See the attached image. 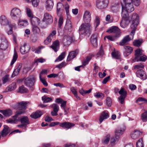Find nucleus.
I'll return each instance as SVG.
<instances>
[{
    "instance_id": "obj_24",
    "label": "nucleus",
    "mask_w": 147,
    "mask_h": 147,
    "mask_svg": "<svg viewBox=\"0 0 147 147\" xmlns=\"http://www.w3.org/2000/svg\"><path fill=\"white\" fill-rule=\"evenodd\" d=\"M107 32L118 34L120 33V29L117 26H113L111 27L110 29L107 30Z\"/></svg>"
},
{
    "instance_id": "obj_7",
    "label": "nucleus",
    "mask_w": 147,
    "mask_h": 147,
    "mask_svg": "<svg viewBox=\"0 0 147 147\" xmlns=\"http://www.w3.org/2000/svg\"><path fill=\"white\" fill-rule=\"evenodd\" d=\"M120 96L118 98L119 101L121 104H123L127 94V92L123 88H121L119 91Z\"/></svg>"
},
{
    "instance_id": "obj_53",
    "label": "nucleus",
    "mask_w": 147,
    "mask_h": 147,
    "mask_svg": "<svg viewBox=\"0 0 147 147\" xmlns=\"http://www.w3.org/2000/svg\"><path fill=\"white\" fill-rule=\"evenodd\" d=\"M19 92L22 93H26L28 92V89L23 86L19 87Z\"/></svg>"
},
{
    "instance_id": "obj_8",
    "label": "nucleus",
    "mask_w": 147,
    "mask_h": 147,
    "mask_svg": "<svg viewBox=\"0 0 147 147\" xmlns=\"http://www.w3.org/2000/svg\"><path fill=\"white\" fill-rule=\"evenodd\" d=\"M8 43L6 38L4 36L0 37V49L5 50L8 47Z\"/></svg>"
},
{
    "instance_id": "obj_12",
    "label": "nucleus",
    "mask_w": 147,
    "mask_h": 147,
    "mask_svg": "<svg viewBox=\"0 0 147 147\" xmlns=\"http://www.w3.org/2000/svg\"><path fill=\"white\" fill-rule=\"evenodd\" d=\"M56 34V32L55 30H53L51 33L46 39L44 40V44L45 45H48L51 41L53 37Z\"/></svg>"
},
{
    "instance_id": "obj_36",
    "label": "nucleus",
    "mask_w": 147,
    "mask_h": 147,
    "mask_svg": "<svg viewBox=\"0 0 147 147\" xmlns=\"http://www.w3.org/2000/svg\"><path fill=\"white\" fill-rule=\"evenodd\" d=\"M129 22L130 20H121L120 26L123 28H125L128 26Z\"/></svg>"
},
{
    "instance_id": "obj_49",
    "label": "nucleus",
    "mask_w": 147,
    "mask_h": 147,
    "mask_svg": "<svg viewBox=\"0 0 147 147\" xmlns=\"http://www.w3.org/2000/svg\"><path fill=\"white\" fill-rule=\"evenodd\" d=\"M37 26V25L32 26V31L34 34L38 33L40 31L39 28Z\"/></svg>"
},
{
    "instance_id": "obj_34",
    "label": "nucleus",
    "mask_w": 147,
    "mask_h": 147,
    "mask_svg": "<svg viewBox=\"0 0 147 147\" xmlns=\"http://www.w3.org/2000/svg\"><path fill=\"white\" fill-rule=\"evenodd\" d=\"M142 133L139 131H135L131 135L132 138L136 139L139 137L141 134Z\"/></svg>"
},
{
    "instance_id": "obj_48",
    "label": "nucleus",
    "mask_w": 147,
    "mask_h": 147,
    "mask_svg": "<svg viewBox=\"0 0 147 147\" xmlns=\"http://www.w3.org/2000/svg\"><path fill=\"white\" fill-rule=\"evenodd\" d=\"M142 42V40L141 39L135 40L133 42L134 46L139 47L141 45Z\"/></svg>"
},
{
    "instance_id": "obj_22",
    "label": "nucleus",
    "mask_w": 147,
    "mask_h": 147,
    "mask_svg": "<svg viewBox=\"0 0 147 147\" xmlns=\"http://www.w3.org/2000/svg\"><path fill=\"white\" fill-rule=\"evenodd\" d=\"M125 131V127H119L117 128L115 131V136L119 137V136L122 135Z\"/></svg>"
},
{
    "instance_id": "obj_14",
    "label": "nucleus",
    "mask_w": 147,
    "mask_h": 147,
    "mask_svg": "<svg viewBox=\"0 0 147 147\" xmlns=\"http://www.w3.org/2000/svg\"><path fill=\"white\" fill-rule=\"evenodd\" d=\"M30 49V46L26 44H24L20 48V51L22 54L24 55L28 52Z\"/></svg>"
},
{
    "instance_id": "obj_10",
    "label": "nucleus",
    "mask_w": 147,
    "mask_h": 147,
    "mask_svg": "<svg viewBox=\"0 0 147 147\" xmlns=\"http://www.w3.org/2000/svg\"><path fill=\"white\" fill-rule=\"evenodd\" d=\"M35 78L33 76H30L24 80V84L28 87L32 86L34 84Z\"/></svg>"
},
{
    "instance_id": "obj_32",
    "label": "nucleus",
    "mask_w": 147,
    "mask_h": 147,
    "mask_svg": "<svg viewBox=\"0 0 147 147\" xmlns=\"http://www.w3.org/2000/svg\"><path fill=\"white\" fill-rule=\"evenodd\" d=\"M57 15L58 16H60L61 13V11L63 10V4L60 2H59L57 5Z\"/></svg>"
},
{
    "instance_id": "obj_60",
    "label": "nucleus",
    "mask_w": 147,
    "mask_h": 147,
    "mask_svg": "<svg viewBox=\"0 0 147 147\" xmlns=\"http://www.w3.org/2000/svg\"><path fill=\"white\" fill-rule=\"evenodd\" d=\"M94 96L98 98H103L104 97V95L101 92L96 93L94 95Z\"/></svg>"
},
{
    "instance_id": "obj_6",
    "label": "nucleus",
    "mask_w": 147,
    "mask_h": 147,
    "mask_svg": "<svg viewBox=\"0 0 147 147\" xmlns=\"http://www.w3.org/2000/svg\"><path fill=\"white\" fill-rule=\"evenodd\" d=\"M109 3V0H97L96 6L98 9H104L107 7Z\"/></svg>"
},
{
    "instance_id": "obj_29",
    "label": "nucleus",
    "mask_w": 147,
    "mask_h": 147,
    "mask_svg": "<svg viewBox=\"0 0 147 147\" xmlns=\"http://www.w3.org/2000/svg\"><path fill=\"white\" fill-rule=\"evenodd\" d=\"M10 131L9 127L6 125H4V128L1 133L2 136L3 137L6 136Z\"/></svg>"
},
{
    "instance_id": "obj_55",
    "label": "nucleus",
    "mask_w": 147,
    "mask_h": 147,
    "mask_svg": "<svg viewBox=\"0 0 147 147\" xmlns=\"http://www.w3.org/2000/svg\"><path fill=\"white\" fill-rule=\"evenodd\" d=\"M120 6L119 5H117L112 6L111 7V9L114 12H115L117 11L120 8Z\"/></svg>"
},
{
    "instance_id": "obj_47",
    "label": "nucleus",
    "mask_w": 147,
    "mask_h": 147,
    "mask_svg": "<svg viewBox=\"0 0 147 147\" xmlns=\"http://www.w3.org/2000/svg\"><path fill=\"white\" fill-rule=\"evenodd\" d=\"M141 119L144 122H146L147 121V111L142 114Z\"/></svg>"
},
{
    "instance_id": "obj_4",
    "label": "nucleus",
    "mask_w": 147,
    "mask_h": 147,
    "mask_svg": "<svg viewBox=\"0 0 147 147\" xmlns=\"http://www.w3.org/2000/svg\"><path fill=\"white\" fill-rule=\"evenodd\" d=\"M90 26V23H83L79 28V33L86 35L89 33Z\"/></svg>"
},
{
    "instance_id": "obj_40",
    "label": "nucleus",
    "mask_w": 147,
    "mask_h": 147,
    "mask_svg": "<svg viewBox=\"0 0 147 147\" xmlns=\"http://www.w3.org/2000/svg\"><path fill=\"white\" fill-rule=\"evenodd\" d=\"M13 119H9L6 120L7 123H16L18 122L19 121V119H17V117H13Z\"/></svg>"
},
{
    "instance_id": "obj_44",
    "label": "nucleus",
    "mask_w": 147,
    "mask_h": 147,
    "mask_svg": "<svg viewBox=\"0 0 147 147\" xmlns=\"http://www.w3.org/2000/svg\"><path fill=\"white\" fill-rule=\"evenodd\" d=\"M42 100L44 103H47L52 101V99L51 97H49L47 96H44L42 97Z\"/></svg>"
},
{
    "instance_id": "obj_46",
    "label": "nucleus",
    "mask_w": 147,
    "mask_h": 147,
    "mask_svg": "<svg viewBox=\"0 0 147 147\" xmlns=\"http://www.w3.org/2000/svg\"><path fill=\"white\" fill-rule=\"evenodd\" d=\"M17 21L18 25H21L23 27H25L28 25V22L26 20H20L19 21Z\"/></svg>"
},
{
    "instance_id": "obj_58",
    "label": "nucleus",
    "mask_w": 147,
    "mask_h": 147,
    "mask_svg": "<svg viewBox=\"0 0 147 147\" xmlns=\"http://www.w3.org/2000/svg\"><path fill=\"white\" fill-rule=\"evenodd\" d=\"M104 51L101 46L100 48V50L97 53L96 55L97 56V57H99L100 56H102L104 54Z\"/></svg>"
},
{
    "instance_id": "obj_52",
    "label": "nucleus",
    "mask_w": 147,
    "mask_h": 147,
    "mask_svg": "<svg viewBox=\"0 0 147 147\" xmlns=\"http://www.w3.org/2000/svg\"><path fill=\"white\" fill-rule=\"evenodd\" d=\"M9 26L10 28V30L7 32V34L8 35H10L13 33L12 29L13 28H15L16 26L15 24H9Z\"/></svg>"
},
{
    "instance_id": "obj_64",
    "label": "nucleus",
    "mask_w": 147,
    "mask_h": 147,
    "mask_svg": "<svg viewBox=\"0 0 147 147\" xmlns=\"http://www.w3.org/2000/svg\"><path fill=\"white\" fill-rule=\"evenodd\" d=\"M9 75H7L3 77L2 80L3 83H5L9 80Z\"/></svg>"
},
{
    "instance_id": "obj_2",
    "label": "nucleus",
    "mask_w": 147,
    "mask_h": 147,
    "mask_svg": "<svg viewBox=\"0 0 147 147\" xmlns=\"http://www.w3.org/2000/svg\"><path fill=\"white\" fill-rule=\"evenodd\" d=\"M10 15L12 19L16 21H19L21 17V11L17 8H14L11 10Z\"/></svg>"
},
{
    "instance_id": "obj_23",
    "label": "nucleus",
    "mask_w": 147,
    "mask_h": 147,
    "mask_svg": "<svg viewBox=\"0 0 147 147\" xmlns=\"http://www.w3.org/2000/svg\"><path fill=\"white\" fill-rule=\"evenodd\" d=\"M51 48L55 52H57L59 49V41L56 40L54 42L51 46Z\"/></svg>"
},
{
    "instance_id": "obj_38",
    "label": "nucleus",
    "mask_w": 147,
    "mask_h": 147,
    "mask_svg": "<svg viewBox=\"0 0 147 147\" xmlns=\"http://www.w3.org/2000/svg\"><path fill=\"white\" fill-rule=\"evenodd\" d=\"M124 48L125 50L126 56H127L130 54L133 50V48L129 46H125Z\"/></svg>"
},
{
    "instance_id": "obj_56",
    "label": "nucleus",
    "mask_w": 147,
    "mask_h": 147,
    "mask_svg": "<svg viewBox=\"0 0 147 147\" xmlns=\"http://www.w3.org/2000/svg\"><path fill=\"white\" fill-rule=\"evenodd\" d=\"M112 57L116 59H119V58L120 54L118 52H115L113 51L112 53Z\"/></svg>"
},
{
    "instance_id": "obj_1",
    "label": "nucleus",
    "mask_w": 147,
    "mask_h": 147,
    "mask_svg": "<svg viewBox=\"0 0 147 147\" xmlns=\"http://www.w3.org/2000/svg\"><path fill=\"white\" fill-rule=\"evenodd\" d=\"M27 104V102L21 101L18 102L12 105L13 107L15 109H19L17 111L15 115L13 117L15 118L18 117L19 115L24 113V111L26 109V105Z\"/></svg>"
},
{
    "instance_id": "obj_11",
    "label": "nucleus",
    "mask_w": 147,
    "mask_h": 147,
    "mask_svg": "<svg viewBox=\"0 0 147 147\" xmlns=\"http://www.w3.org/2000/svg\"><path fill=\"white\" fill-rule=\"evenodd\" d=\"M91 13L87 10L84 12L83 16V21L85 23H90L91 19Z\"/></svg>"
},
{
    "instance_id": "obj_33",
    "label": "nucleus",
    "mask_w": 147,
    "mask_h": 147,
    "mask_svg": "<svg viewBox=\"0 0 147 147\" xmlns=\"http://www.w3.org/2000/svg\"><path fill=\"white\" fill-rule=\"evenodd\" d=\"M65 28L66 30H67L69 32H70L72 28L71 22L70 20H68L67 21Z\"/></svg>"
},
{
    "instance_id": "obj_16",
    "label": "nucleus",
    "mask_w": 147,
    "mask_h": 147,
    "mask_svg": "<svg viewBox=\"0 0 147 147\" xmlns=\"http://www.w3.org/2000/svg\"><path fill=\"white\" fill-rule=\"evenodd\" d=\"M109 117L108 111H105L102 112L101 113L99 118V121L101 123L105 119L108 118Z\"/></svg>"
},
{
    "instance_id": "obj_19",
    "label": "nucleus",
    "mask_w": 147,
    "mask_h": 147,
    "mask_svg": "<svg viewBox=\"0 0 147 147\" xmlns=\"http://www.w3.org/2000/svg\"><path fill=\"white\" fill-rule=\"evenodd\" d=\"M74 125V123L68 122H65L62 123H60L59 126L64 128L69 129Z\"/></svg>"
},
{
    "instance_id": "obj_3",
    "label": "nucleus",
    "mask_w": 147,
    "mask_h": 147,
    "mask_svg": "<svg viewBox=\"0 0 147 147\" xmlns=\"http://www.w3.org/2000/svg\"><path fill=\"white\" fill-rule=\"evenodd\" d=\"M129 18L130 21L132 22L131 28L135 29L139 23V17L137 13H135L132 14Z\"/></svg>"
},
{
    "instance_id": "obj_15",
    "label": "nucleus",
    "mask_w": 147,
    "mask_h": 147,
    "mask_svg": "<svg viewBox=\"0 0 147 147\" xmlns=\"http://www.w3.org/2000/svg\"><path fill=\"white\" fill-rule=\"evenodd\" d=\"M121 5L122 7V12L121 13L122 20H130V18L128 16V13L129 12L125 9L122 3H121Z\"/></svg>"
},
{
    "instance_id": "obj_54",
    "label": "nucleus",
    "mask_w": 147,
    "mask_h": 147,
    "mask_svg": "<svg viewBox=\"0 0 147 147\" xmlns=\"http://www.w3.org/2000/svg\"><path fill=\"white\" fill-rule=\"evenodd\" d=\"M136 147H144V145L142 139H140L136 142Z\"/></svg>"
},
{
    "instance_id": "obj_42",
    "label": "nucleus",
    "mask_w": 147,
    "mask_h": 147,
    "mask_svg": "<svg viewBox=\"0 0 147 147\" xmlns=\"http://www.w3.org/2000/svg\"><path fill=\"white\" fill-rule=\"evenodd\" d=\"M18 58V54L15 50L13 55V59L11 62L10 65H12L16 61Z\"/></svg>"
},
{
    "instance_id": "obj_31",
    "label": "nucleus",
    "mask_w": 147,
    "mask_h": 147,
    "mask_svg": "<svg viewBox=\"0 0 147 147\" xmlns=\"http://www.w3.org/2000/svg\"><path fill=\"white\" fill-rule=\"evenodd\" d=\"M39 19L37 17H32L30 18L31 23L32 26L38 25L39 24Z\"/></svg>"
},
{
    "instance_id": "obj_21",
    "label": "nucleus",
    "mask_w": 147,
    "mask_h": 147,
    "mask_svg": "<svg viewBox=\"0 0 147 147\" xmlns=\"http://www.w3.org/2000/svg\"><path fill=\"white\" fill-rule=\"evenodd\" d=\"M0 23L2 26H5L9 24L8 20L4 15H2L0 17Z\"/></svg>"
},
{
    "instance_id": "obj_25",
    "label": "nucleus",
    "mask_w": 147,
    "mask_h": 147,
    "mask_svg": "<svg viewBox=\"0 0 147 147\" xmlns=\"http://www.w3.org/2000/svg\"><path fill=\"white\" fill-rule=\"evenodd\" d=\"M78 53V51H72L69 53L67 57V60L70 61L75 58Z\"/></svg>"
},
{
    "instance_id": "obj_45",
    "label": "nucleus",
    "mask_w": 147,
    "mask_h": 147,
    "mask_svg": "<svg viewBox=\"0 0 147 147\" xmlns=\"http://www.w3.org/2000/svg\"><path fill=\"white\" fill-rule=\"evenodd\" d=\"M110 136L109 134L105 136L102 140V142L105 144H107L110 140Z\"/></svg>"
},
{
    "instance_id": "obj_5",
    "label": "nucleus",
    "mask_w": 147,
    "mask_h": 147,
    "mask_svg": "<svg viewBox=\"0 0 147 147\" xmlns=\"http://www.w3.org/2000/svg\"><path fill=\"white\" fill-rule=\"evenodd\" d=\"M132 1V0H123L125 4L124 8L129 12H131L134 9Z\"/></svg>"
},
{
    "instance_id": "obj_62",
    "label": "nucleus",
    "mask_w": 147,
    "mask_h": 147,
    "mask_svg": "<svg viewBox=\"0 0 147 147\" xmlns=\"http://www.w3.org/2000/svg\"><path fill=\"white\" fill-rule=\"evenodd\" d=\"M39 78L40 81L45 86H48L47 82L44 78H42L40 74L39 76Z\"/></svg>"
},
{
    "instance_id": "obj_37",
    "label": "nucleus",
    "mask_w": 147,
    "mask_h": 147,
    "mask_svg": "<svg viewBox=\"0 0 147 147\" xmlns=\"http://www.w3.org/2000/svg\"><path fill=\"white\" fill-rule=\"evenodd\" d=\"M94 56L92 54H90L88 55L86 59L84 60L82 62V65L84 66H85L88 64L89 61L90 60L91 58Z\"/></svg>"
},
{
    "instance_id": "obj_27",
    "label": "nucleus",
    "mask_w": 147,
    "mask_h": 147,
    "mask_svg": "<svg viewBox=\"0 0 147 147\" xmlns=\"http://www.w3.org/2000/svg\"><path fill=\"white\" fill-rule=\"evenodd\" d=\"M97 34H94L90 38V41L94 47H96L97 45Z\"/></svg>"
},
{
    "instance_id": "obj_50",
    "label": "nucleus",
    "mask_w": 147,
    "mask_h": 147,
    "mask_svg": "<svg viewBox=\"0 0 147 147\" xmlns=\"http://www.w3.org/2000/svg\"><path fill=\"white\" fill-rule=\"evenodd\" d=\"M65 52H63L55 60V62L58 61H60L63 60L65 56Z\"/></svg>"
},
{
    "instance_id": "obj_18",
    "label": "nucleus",
    "mask_w": 147,
    "mask_h": 147,
    "mask_svg": "<svg viewBox=\"0 0 147 147\" xmlns=\"http://www.w3.org/2000/svg\"><path fill=\"white\" fill-rule=\"evenodd\" d=\"M43 19L47 22L48 24H50L53 21L52 16L50 14L48 13H44Z\"/></svg>"
},
{
    "instance_id": "obj_35",
    "label": "nucleus",
    "mask_w": 147,
    "mask_h": 147,
    "mask_svg": "<svg viewBox=\"0 0 147 147\" xmlns=\"http://www.w3.org/2000/svg\"><path fill=\"white\" fill-rule=\"evenodd\" d=\"M42 115L41 112L37 111L36 112L32 113L30 115V117L34 119H36L41 116Z\"/></svg>"
},
{
    "instance_id": "obj_26",
    "label": "nucleus",
    "mask_w": 147,
    "mask_h": 147,
    "mask_svg": "<svg viewBox=\"0 0 147 147\" xmlns=\"http://www.w3.org/2000/svg\"><path fill=\"white\" fill-rule=\"evenodd\" d=\"M22 64L21 63L18 65V67L14 70L11 76V78L14 77L18 74L22 68Z\"/></svg>"
},
{
    "instance_id": "obj_51",
    "label": "nucleus",
    "mask_w": 147,
    "mask_h": 147,
    "mask_svg": "<svg viewBox=\"0 0 147 147\" xmlns=\"http://www.w3.org/2000/svg\"><path fill=\"white\" fill-rule=\"evenodd\" d=\"M40 27L42 28H45L47 25L48 23L47 21L44 19L40 23H39Z\"/></svg>"
},
{
    "instance_id": "obj_63",
    "label": "nucleus",
    "mask_w": 147,
    "mask_h": 147,
    "mask_svg": "<svg viewBox=\"0 0 147 147\" xmlns=\"http://www.w3.org/2000/svg\"><path fill=\"white\" fill-rule=\"evenodd\" d=\"M112 101L111 99L109 97H107L106 99V103L108 107L111 106Z\"/></svg>"
},
{
    "instance_id": "obj_28",
    "label": "nucleus",
    "mask_w": 147,
    "mask_h": 147,
    "mask_svg": "<svg viewBox=\"0 0 147 147\" xmlns=\"http://www.w3.org/2000/svg\"><path fill=\"white\" fill-rule=\"evenodd\" d=\"M18 119H19V121H20L21 123H23L26 125L27 126V125L30 123L29 121V119L26 116H24L22 117L20 119L19 118H18Z\"/></svg>"
},
{
    "instance_id": "obj_57",
    "label": "nucleus",
    "mask_w": 147,
    "mask_h": 147,
    "mask_svg": "<svg viewBox=\"0 0 147 147\" xmlns=\"http://www.w3.org/2000/svg\"><path fill=\"white\" fill-rule=\"evenodd\" d=\"M26 10L27 13L28 17L30 18H31L32 17H33V14L30 9L29 8H27L26 9Z\"/></svg>"
},
{
    "instance_id": "obj_61",
    "label": "nucleus",
    "mask_w": 147,
    "mask_h": 147,
    "mask_svg": "<svg viewBox=\"0 0 147 147\" xmlns=\"http://www.w3.org/2000/svg\"><path fill=\"white\" fill-rule=\"evenodd\" d=\"M100 23V18L98 16H96L95 20L94 22V25L95 26L96 28L99 24Z\"/></svg>"
},
{
    "instance_id": "obj_30",
    "label": "nucleus",
    "mask_w": 147,
    "mask_h": 147,
    "mask_svg": "<svg viewBox=\"0 0 147 147\" xmlns=\"http://www.w3.org/2000/svg\"><path fill=\"white\" fill-rule=\"evenodd\" d=\"M0 112L3 113L5 117H9L12 115V111L10 109L4 110H0Z\"/></svg>"
},
{
    "instance_id": "obj_41",
    "label": "nucleus",
    "mask_w": 147,
    "mask_h": 147,
    "mask_svg": "<svg viewBox=\"0 0 147 147\" xmlns=\"http://www.w3.org/2000/svg\"><path fill=\"white\" fill-rule=\"evenodd\" d=\"M119 137L115 136L112 138L110 140V142L112 145L116 144L119 140Z\"/></svg>"
},
{
    "instance_id": "obj_20",
    "label": "nucleus",
    "mask_w": 147,
    "mask_h": 147,
    "mask_svg": "<svg viewBox=\"0 0 147 147\" xmlns=\"http://www.w3.org/2000/svg\"><path fill=\"white\" fill-rule=\"evenodd\" d=\"M131 40V39L129 37V35H127L125 36L120 42L119 44L121 46L126 45Z\"/></svg>"
},
{
    "instance_id": "obj_17",
    "label": "nucleus",
    "mask_w": 147,
    "mask_h": 147,
    "mask_svg": "<svg viewBox=\"0 0 147 147\" xmlns=\"http://www.w3.org/2000/svg\"><path fill=\"white\" fill-rule=\"evenodd\" d=\"M45 5L46 10L48 11H50L53 8L54 3L51 0H47L45 2Z\"/></svg>"
},
{
    "instance_id": "obj_59",
    "label": "nucleus",
    "mask_w": 147,
    "mask_h": 147,
    "mask_svg": "<svg viewBox=\"0 0 147 147\" xmlns=\"http://www.w3.org/2000/svg\"><path fill=\"white\" fill-rule=\"evenodd\" d=\"M52 107L53 108V111H56L57 112L59 109V106L56 104H53L52 105Z\"/></svg>"
},
{
    "instance_id": "obj_9",
    "label": "nucleus",
    "mask_w": 147,
    "mask_h": 147,
    "mask_svg": "<svg viewBox=\"0 0 147 147\" xmlns=\"http://www.w3.org/2000/svg\"><path fill=\"white\" fill-rule=\"evenodd\" d=\"M62 41L64 45L66 46L69 45L71 42H75V40L73 36H65L63 37Z\"/></svg>"
},
{
    "instance_id": "obj_13",
    "label": "nucleus",
    "mask_w": 147,
    "mask_h": 147,
    "mask_svg": "<svg viewBox=\"0 0 147 147\" xmlns=\"http://www.w3.org/2000/svg\"><path fill=\"white\" fill-rule=\"evenodd\" d=\"M137 76L143 80H145L147 78L145 72L142 69H140L136 72Z\"/></svg>"
},
{
    "instance_id": "obj_43",
    "label": "nucleus",
    "mask_w": 147,
    "mask_h": 147,
    "mask_svg": "<svg viewBox=\"0 0 147 147\" xmlns=\"http://www.w3.org/2000/svg\"><path fill=\"white\" fill-rule=\"evenodd\" d=\"M147 58V57L146 56L144 55H142L138 57V59H136L134 61V62L135 61H144Z\"/></svg>"
},
{
    "instance_id": "obj_39",
    "label": "nucleus",
    "mask_w": 147,
    "mask_h": 147,
    "mask_svg": "<svg viewBox=\"0 0 147 147\" xmlns=\"http://www.w3.org/2000/svg\"><path fill=\"white\" fill-rule=\"evenodd\" d=\"M142 50L140 49H137L135 51V58L134 60L136 59H138V57L142 55Z\"/></svg>"
}]
</instances>
